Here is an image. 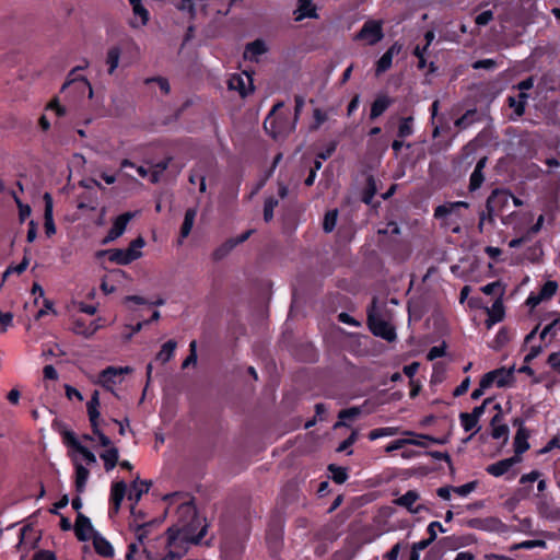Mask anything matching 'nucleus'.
<instances>
[{"label":"nucleus","instance_id":"obj_1","mask_svg":"<svg viewBox=\"0 0 560 560\" xmlns=\"http://www.w3.org/2000/svg\"><path fill=\"white\" fill-rule=\"evenodd\" d=\"M176 515V522L166 530L167 546L198 545L207 534L208 523L198 515L194 499L182 502Z\"/></svg>","mask_w":560,"mask_h":560},{"label":"nucleus","instance_id":"obj_52","mask_svg":"<svg viewBox=\"0 0 560 560\" xmlns=\"http://www.w3.org/2000/svg\"><path fill=\"white\" fill-rule=\"evenodd\" d=\"M14 201L19 208V219L24 222L31 215V207L23 203L16 195H13Z\"/></svg>","mask_w":560,"mask_h":560},{"label":"nucleus","instance_id":"obj_58","mask_svg":"<svg viewBox=\"0 0 560 560\" xmlns=\"http://www.w3.org/2000/svg\"><path fill=\"white\" fill-rule=\"evenodd\" d=\"M360 413H361V408L360 407H351V408H348V409L340 410L339 413H338V418L340 420L353 419V418L358 417Z\"/></svg>","mask_w":560,"mask_h":560},{"label":"nucleus","instance_id":"obj_21","mask_svg":"<svg viewBox=\"0 0 560 560\" xmlns=\"http://www.w3.org/2000/svg\"><path fill=\"white\" fill-rule=\"evenodd\" d=\"M295 21H302L305 18L316 19V8L313 5L312 0H298V8L294 11Z\"/></svg>","mask_w":560,"mask_h":560},{"label":"nucleus","instance_id":"obj_54","mask_svg":"<svg viewBox=\"0 0 560 560\" xmlns=\"http://www.w3.org/2000/svg\"><path fill=\"white\" fill-rule=\"evenodd\" d=\"M197 363V342L196 340H192L190 343H189V354L188 357L184 360L183 364H182V368L183 369H186L188 368L190 364H196Z\"/></svg>","mask_w":560,"mask_h":560},{"label":"nucleus","instance_id":"obj_51","mask_svg":"<svg viewBox=\"0 0 560 560\" xmlns=\"http://www.w3.org/2000/svg\"><path fill=\"white\" fill-rule=\"evenodd\" d=\"M459 419L465 431H470L478 424V420L468 412H462Z\"/></svg>","mask_w":560,"mask_h":560},{"label":"nucleus","instance_id":"obj_37","mask_svg":"<svg viewBox=\"0 0 560 560\" xmlns=\"http://www.w3.org/2000/svg\"><path fill=\"white\" fill-rule=\"evenodd\" d=\"M171 161H172V156H167L163 161H161V162H159V163L153 165V168H152L151 174H150V180L153 184H156V183L160 182L161 175L168 167Z\"/></svg>","mask_w":560,"mask_h":560},{"label":"nucleus","instance_id":"obj_9","mask_svg":"<svg viewBox=\"0 0 560 560\" xmlns=\"http://www.w3.org/2000/svg\"><path fill=\"white\" fill-rule=\"evenodd\" d=\"M107 255L108 259L112 262L118 264V265H128L132 262L133 260L140 258L142 256V253L140 250H132V249H120V248H113V249H105L100 250L96 253L97 257Z\"/></svg>","mask_w":560,"mask_h":560},{"label":"nucleus","instance_id":"obj_48","mask_svg":"<svg viewBox=\"0 0 560 560\" xmlns=\"http://www.w3.org/2000/svg\"><path fill=\"white\" fill-rule=\"evenodd\" d=\"M278 206V200L273 197H269L265 201L264 206V220L270 222L273 218V209Z\"/></svg>","mask_w":560,"mask_h":560},{"label":"nucleus","instance_id":"obj_27","mask_svg":"<svg viewBox=\"0 0 560 560\" xmlns=\"http://www.w3.org/2000/svg\"><path fill=\"white\" fill-rule=\"evenodd\" d=\"M98 328L100 325L96 322H91L89 327H86L85 323L79 318L74 319L72 323V331L84 337L94 335Z\"/></svg>","mask_w":560,"mask_h":560},{"label":"nucleus","instance_id":"obj_64","mask_svg":"<svg viewBox=\"0 0 560 560\" xmlns=\"http://www.w3.org/2000/svg\"><path fill=\"white\" fill-rule=\"evenodd\" d=\"M548 364L560 373V352H553L548 357Z\"/></svg>","mask_w":560,"mask_h":560},{"label":"nucleus","instance_id":"obj_25","mask_svg":"<svg viewBox=\"0 0 560 560\" xmlns=\"http://www.w3.org/2000/svg\"><path fill=\"white\" fill-rule=\"evenodd\" d=\"M127 491V485L125 481H117L112 486V502L114 504V513H118L121 501L124 500Z\"/></svg>","mask_w":560,"mask_h":560},{"label":"nucleus","instance_id":"obj_23","mask_svg":"<svg viewBox=\"0 0 560 560\" xmlns=\"http://www.w3.org/2000/svg\"><path fill=\"white\" fill-rule=\"evenodd\" d=\"M393 104V100L387 95H380L372 103L370 119H375L383 115V113Z\"/></svg>","mask_w":560,"mask_h":560},{"label":"nucleus","instance_id":"obj_29","mask_svg":"<svg viewBox=\"0 0 560 560\" xmlns=\"http://www.w3.org/2000/svg\"><path fill=\"white\" fill-rule=\"evenodd\" d=\"M197 215V208H189L185 212L184 222L180 228V237L186 238L194 226L195 218Z\"/></svg>","mask_w":560,"mask_h":560},{"label":"nucleus","instance_id":"obj_6","mask_svg":"<svg viewBox=\"0 0 560 560\" xmlns=\"http://www.w3.org/2000/svg\"><path fill=\"white\" fill-rule=\"evenodd\" d=\"M52 355L56 357V361L51 364H48L44 368V378L43 382L47 389L54 388L56 383L59 381L60 372L67 370L68 361L66 359H60V355H65L59 348L56 351H51Z\"/></svg>","mask_w":560,"mask_h":560},{"label":"nucleus","instance_id":"obj_15","mask_svg":"<svg viewBox=\"0 0 560 560\" xmlns=\"http://www.w3.org/2000/svg\"><path fill=\"white\" fill-rule=\"evenodd\" d=\"M230 90L238 91L241 96H246L249 91H253L252 78L245 73V78L242 74H234L229 79L228 82Z\"/></svg>","mask_w":560,"mask_h":560},{"label":"nucleus","instance_id":"obj_5","mask_svg":"<svg viewBox=\"0 0 560 560\" xmlns=\"http://www.w3.org/2000/svg\"><path fill=\"white\" fill-rule=\"evenodd\" d=\"M16 538V551L24 560L32 551H35L39 548L42 530L36 528L33 524L27 523L19 529Z\"/></svg>","mask_w":560,"mask_h":560},{"label":"nucleus","instance_id":"obj_2","mask_svg":"<svg viewBox=\"0 0 560 560\" xmlns=\"http://www.w3.org/2000/svg\"><path fill=\"white\" fill-rule=\"evenodd\" d=\"M512 194L505 189H494L487 199L486 211L480 214L478 229L482 231L483 222L487 219L490 223L494 221V217L503 214L504 209L509 206Z\"/></svg>","mask_w":560,"mask_h":560},{"label":"nucleus","instance_id":"obj_44","mask_svg":"<svg viewBox=\"0 0 560 560\" xmlns=\"http://www.w3.org/2000/svg\"><path fill=\"white\" fill-rule=\"evenodd\" d=\"M337 215H338L337 210H331V211L326 212V214L324 217V222H323V229L326 233H329L335 229L336 223H337Z\"/></svg>","mask_w":560,"mask_h":560},{"label":"nucleus","instance_id":"obj_60","mask_svg":"<svg viewBox=\"0 0 560 560\" xmlns=\"http://www.w3.org/2000/svg\"><path fill=\"white\" fill-rule=\"evenodd\" d=\"M481 291L488 295L495 294V293L499 294L501 291L504 292V288L502 287L500 281H495V282H492V283H489V284L482 287Z\"/></svg>","mask_w":560,"mask_h":560},{"label":"nucleus","instance_id":"obj_11","mask_svg":"<svg viewBox=\"0 0 560 560\" xmlns=\"http://www.w3.org/2000/svg\"><path fill=\"white\" fill-rule=\"evenodd\" d=\"M74 534L77 538L81 541H86L89 539H93L95 534H98L90 518L82 513H78L74 526H73Z\"/></svg>","mask_w":560,"mask_h":560},{"label":"nucleus","instance_id":"obj_56","mask_svg":"<svg viewBox=\"0 0 560 560\" xmlns=\"http://www.w3.org/2000/svg\"><path fill=\"white\" fill-rule=\"evenodd\" d=\"M445 350H446L445 342H442V345H440V346L432 347L427 354V359L429 361H433L438 358H441L445 354Z\"/></svg>","mask_w":560,"mask_h":560},{"label":"nucleus","instance_id":"obj_40","mask_svg":"<svg viewBox=\"0 0 560 560\" xmlns=\"http://www.w3.org/2000/svg\"><path fill=\"white\" fill-rule=\"evenodd\" d=\"M328 470L331 472L332 480L338 485L343 483L348 478L347 469L345 467L330 464L328 466Z\"/></svg>","mask_w":560,"mask_h":560},{"label":"nucleus","instance_id":"obj_31","mask_svg":"<svg viewBox=\"0 0 560 560\" xmlns=\"http://www.w3.org/2000/svg\"><path fill=\"white\" fill-rule=\"evenodd\" d=\"M176 347H177V342L175 340H173V339L168 340L167 342H165L162 346V348L158 352L155 359L158 361H160L162 364H165L173 357Z\"/></svg>","mask_w":560,"mask_h":560},{"label":"nucleus","instance_id":"obj_24","mask_svg":"<svg viewBox=\"0 0 560 560\" xmlns=\"http://www.w3.org/2000/svg\"><path fill=\"white\" fill-rule=\"evenodd\" d=\"M267 52L266 43L262 39H255L246 45L244 59L256 60L257 56Z\"/></svg>","mask_w":560,"mask_h":560},{"label":"nucleus","instance_id":"obj_57","mask_svg":"<svg viewBox=\"0 0 560 560\" xmlns=\"http://www.w3.org/2000/svg\"><path fill=\"white\" fill-rule=\"evenodd\" d=\"M491 435H492L493 439L504 438V443H505L508 441V439H509V428H508V425L506 424H499V425L492 427Z\"/></svg>","mask_w":560,"mask_h":560},{"label":"nucleus","instance_id":"obj_20","mask_svg":"<svg viewBox=\"0 0 560 560\" xmlns=\"http://www.w3.org/2000/svg\"><path fill=\"white\" fill-rule=\"evenodd\" d=\"M93 547L95 552L104 558L114 557V548L112 544L100 534H95L93 538Z\"/></svg>","mask_w":560,"mask_h":560},{"label":"nucleus","instance_id":"obj_62","mask_svg":"<svg viewBox=\"0 0 560 560\" xmlns=\"http://www.w3.org/2000/svg\"><path fill=\"white\" fill-rule=\"evenodd\" d=\"M132 11H133V14L135 15H139L141 18V24L142 25H145L149 21V12L148 10L143 7L142 3L138 4V5H135L132 8Z\"/></svg>","mask_w":560,"mask_h":560},{"label":"nucleus","instance_id":"obj_22","mask_svg":"<svg viewBox=\"0 0 560 560\" xmlns=\"http://www.w3.org/2000/svg\"><path fill=\"white\" fill-rule=\"evenodd\" d=\"M529 431L525 428H520L514 438V456H521L529 448L528 443Z\"/></svg>","mask_w":560,"mask_h":560},{"label":"nucleus","instance_id":"obj_33","mask_svg":"<svg viewBox=\"0 0 560 560\" xmlns=\"http://www.w3.org/2000/svg\"><path fill=\"white\" fill-rule=\"evenodd\" d=\"M44 200L46 202V208H45V226H46V231H47V234H54L55 233V225H54V221H52V198L49 194H45L44 195Z\"/></svg>","mask_w":560,"mask_h":560},{"label":"nucleus","instance_id":"obj_47","mask_svg":"<svg viewBox=\"0 0 560 560\" xmlns=\"http://www.w3.org/2000/svg\"><path fill=\"white\" fill-rule=\"evenodd\" d=\"M47 110L52 112L57 117H65L68 108L66 104H60L58 98L52 100L46 107Z\"/></svg>","mask_w":560,"mask_h":560},{"label":"nucleus","instance_id":"obj_38","mask_svg":"<svg viewBox=\"0 0 560 560\" xmlns=\"http://www.w3.org/2000/svg\"><path fill=\"white\" fill-rule=\"evenodd\" d=\"M72 90L80 93L88 91L89 98L93 97V89L90 82L83 77L72 78Z\"/></svg>","mask_w":560,"mask_h":560},{"label":"nucleus","instance_id":"obj_32","mask_svg":"<svg viewBox=\"0 0 560 560\" xmlns=\"http://www.w3.org/2000/svg\"><path fill=\"white\" fill-rule=\"evenodd\" d=\"M419 499V493L415 490H409L407 493L394 500V504L407 509L410 513L412 512L413 503Z\"/></svg>","mask_w":560,"mask_h":560},{"label":"nucleus","instance_id":"obj_53","mask_svg":"<svg viewBox=\"0 0 560 560\" xmlns=\"http://www.w3.org/2000/svg\"><path fill=\"white\" fill-rule=\"evenodd\" d=\"M43 303H44L43 307L36 314V319H39L43 316L49 315V314L55 315V316L57 315L54 303L50 300L44 298Z\"/></svg>","mask_w":560,"mask_h":560},{"label":"nucleus","instance_id":"obj_61","mask_svg":"<svg viewBox=\"0 0 560 560\" xmlns=\"http://www.w3.org/2000/svg\"><path fill=\"white\" fill-rule=\"evenodd\" d=\"M358 439V431L354 430L351 432V434L349 435L348 439H346L345 441H342L339 446L337 447V452H343L346 450H348Z\"/></svg>","mask_w":560,"mask_h":560},{"label":"nucleus","instance_id":"obj_59","mask_svg":"<svg viewBox=\"0 0 560 560\" xmlns=\"http://www.w3.org/2000/svg\"><path fill=\"white\" fill-rule=\"evenodd\" d=\"M493 20V12L491 10H487L478 14L475 19V23L477 25L483 26L490 23Z\"/></svg>","mask_w":560,"mask_h":560},{"label":"nucleus","instance_id":"obj_12","mask_svg":"<svg viewBox=\"0 0 560 560\" xmlns=\"http://www.w3.org/2000/svg\"><path fill=\"white\" fill-rule=\"evenodd\" d=\"M133 217H135L133 212H125V213L118 215L115 219L112 229L108 231L107 235L102 241V244L105 245V244H107L109 242L115 241L119 236H121L124 234L125 230H126V226H127L128 222Z\"/></svg>","mask_w":560,"mask_h":560},{"label":"nucleus","instance_id":"obj_3","mask_svg":"<svg viewBox=\"0 0 560 560\" xmlns=\"http://www.w3.org/2000/svg\"><path fill=\"white\" fill-rule=\"evenodd\" d=\"M284 106L283 102L273 105L271 112L264 121L265 130L273 138L288 136L295 129V120L289 121L288 117L277 115V112Z\"/></svg>","mask_w":560,"mask_h":560},{"label":"nucleus","instance_id":"obj_55","mask_svg":"<svg viewBox=\"0 0 560 560\" xmlns=\"http://www.w3.org/2000/svg\"><path fill=\"white\" fill-rule=\"evenodd\" d=\"M483 174L482 171L474 170L471 176H470V183H469V190L474 191L478 189L481 184L483 183Z\"/></svg>","mask_w":560,"mask_h":560},{"label":"nucleus","instance_id":"obj_14","mask_svg":"<svg viewBox=\"0 0 560 560\" xmlns=\"http://www.w3.org/2000/svg\"><path fill=\"white\" fill-rule=\"evenodd\" d=\"M70 503V499L68 494H63L59 500L51 504L48 512L54 516L60 517V527L62 530L67 532L70 529V523L67 516H65L61 511L66 509Z\"/></svg>","mask_w":560,"mask_h":560},{"label":"nucleus","instance_id":"obj_43","mask_svg":"<svg viewBox=\"0 0 560 560\" xmlns=\"http://www.w3.org/2000/svg\"><path fill=\"white\" fill-rule=\"evenodd\" d=\"M413 118L411 116L405 117L400 119V124L398 127V137L406 138L412 133V124Z\"/></svg>","mask_w":560,"mask_h":560},{"label":"nucleus","instance_id":"obj_19","mask_svg":"<svg viewBox=\"0 0 560 560\" xmlns=\"http://www.w3.org/2000/svg\"><path fill=\"white\" fill-rule=\"evenodd\" d=\"M467 525L470 528L481 529V530H497L501 526V522L494 517L487 518H471L467 522Z\"/></svg>","mask_w":560,"mask_h":560},{"label":"nucleus","instance_id":"obj_36","mask_svg":"<svg viewBox=\"0 0 560 560\" xmlns=\"http://www.w3.org/2000/svg\"><path fill=\"white\" fill-rule=\"evenodd\" d=\"M121 55V49L117 46H114L108 49L107 57H106V63L108 67V73L113 74L116 68L118 67L119 59Z\"/></svg>","mask_w":560,"mask_h":560},{"label":"nucleus","instance_id":"obj_63","mask_svg":"<svg viewBox=\"0 0 560 560\" xmlns=\"http://www.w3.org/2000/svg\"><path fill=\"white\" fill-rule=\"evenodd\" d=\"M33 560H57L56 555L50 550H37Z\"/></svg>","mask_w":560,"mask_h":560},{"label":"nucleus","instance_id":"obj_10","mask_svg":"<svg viewBox=\"0 0 560 560\" xmlns=\"http://www.w3.org/2000/svg\"><path fill=\"white\" fill-rule=\"evenodd\" d=\"M382 22L370 20L364 23L355 39L366 40L369 45H375L383 38Z\"/></svg>","mask_w":560,"mask_h":560},{"label":"nucleus","instance_id":"obj_4","mask_svg":"<svg viewBox=\"0 0 560 560\" xmlns=\"http://www.w3.org/2000/svg\"><path fill=\"white\" fill-rule=\"evenodd\" d=\"M368 326L374 336L381 337L389 342L396 339L395 327L392 326L376 307V298L368 310Z\"/></svg>","mask_w":560,"mask_h":560},{"label":"nucleus","instance_id":"obj_17","mask_svg":"<svg viewBox=\"0 0 560 560\" xmlns=\"http://www.w3.org/2000/svg\"><path fill=\"white\" fill-rule=\"evenodd\" d=\"M402 49V45L394 43L388 50L380 58L376 66V74L387 71L392 66V60L395 55H398Z\"/></svg>","mask_w":560,"mask_h":560},{"label":"nucleus","instance_id":"obj_7","mask_svg":"<svg viewBox=\"0 0 560 560\" xmlns=\"http://www.w3.org/2000/svg\"><path fill=\"white\" fill-rule=\"evenodd\" d=\"M514 365L510 369L500 368L486 373L481 377V387H490L492 384H497L498 387L511 386L514 381Z\"/></svg>","mask_w":560,"mask_h":560},{"label":"nucleus","instance_id":"obj_42","mask_svg":"<svg viewBox=\"0 0 560 560\" xmlns=\"http://www.w3.org/2000/svg\"><path fill=\"white\" fill-rule=\"evenodd\" d=\"M89 474V470L84 468L82 465H77L75 488L78 492L83 491Z\"/></svg>","mask_w":560,"mask_h":560},{"label":"nucleus","instance_id":"obj_26","mask_svg":"<svg viewBox=\"0 0 560 560\" xmlns=\"http://www.w3.org/2000/svg\"><path fill=\"white\" fill-rule=\"evenodd\" d=\"M100 393L98 390H94L91 399L89 400L86 408H88V415L90 422L92 424V428H96L98 424V418H100V399H98Z\"/></svg>","mask_w":560,"mask_h":560},{"label":"nucleus","instance_id":"obj_39","mask_svg":"<svg viewBox=\"0 0 560 560\" xmlns=\"http://www.w3.org/2000/svg\"><path fill=\"white\" fill-rule=\"evenodd\" d=\"M30 252H25L24 254V257L22 259V261L16 265V266H10L7 268V270L4 271L3 273V281L11 275V273H22L23 271L26 270V268L28 267L30 265Z\"/></svg>","mask_w":560,"mask_h":560},{"label":"nucleus","instance_id":"obj_8","mask_svg":"<svg viewBox=\"0 0 560 560\" xmlns=\"http://www.w3.org/2000/svg\"><path fill=\"white\" fill-rule=\"evenodd\" d=\"M253 233L254 230H248L237 237L228 238L224 243H222L212 252V260L215 262L223 260L237 245L247 241Z\"/></svg>","mask_w":560,"mask_h":560},{"label":"nucleus","instance_id":"obj_50","mask_svg":"<svg viewBox=\"0 0 560 560\" xmlns=\"http://www.w3.org/2000/svg\"><path fill=\"white\" fill-rule=\"evenodd\" d=\"M186 546L187 545H184V546H178L177 545V546L168 547L166 545V548L168 549V552L161 560H176V559H179L186 552V548H185Z\"/></svg>","mask_w":560,"mask_h":560},{"label":"nucleus","instance_id":"obj_45","mask_svg":"<svg viewBox=\"0 0 560 560\" xmlns=\"http://www.w3.org/2000/svg\"><path fill=\"white\" fill-rule=\"evenodd\" d=\"M398 432V429L397 428H381V429H375V430H372L370 433H369V439L371 441H374V440H377L382 436H392V435H395L397 434Z\"/></svg>","mask_w":560,"mask_h":560},{"label":"nucleus","instance_id":"obj_41","mask_svg":"<svg viewBox=\"0 0 560 560\" xmlns=\"http://www.w3.org/2000/svg\"><path fill=\"white\" fill-rule=\"evenodd\" d=\"M72 450L79 452L83 456V458L86 460L88 464L96 463L95 455L90 450L82 446L73 436H72Z\"/></svg>","mask_w":560,"mask_h":560},{"label":"nucleus","instance_id":"obj_49","mask_svg":"<svg viewBox=\"0 0 560 560\" xmlns=\"http://www.w3.org/2000/svg\"><path fill=\"white\" fill-rule=\"evenodd\" d=\"M186 546L187 545H184V546H178L177 545V546L168 547L166 545V548L168 549V552L161 560H176V559H179L186 552V548H185Z\"/></svg>","mask_w":560,"mask_h":560},{"label":"nucleus","instance_id":"obj_18","mask_svg":"<svg viewBox=\"0 0 560 560\" xmlns=\"http://www.w3.org/2000/svg\"><path fill=\"white\" fill-rule=\"evenodd\" d=\"M122 374V370H119L115 366H108L105 370H103L100 374V383L103 387H105L107 390L112 392L116 397L118 395L114 392L110 384L115 383V377Z\"/></svg>","mask_w":560,"mask_h":560},{"label":"nucleus","instance_id":"obj_30","mask_svg":"<svg viewBox=\"0 0 560 560\" xmlns=\"http://www.w3.org/2000/svg\"><path fill=\"white\" fill-rule=\"evenodd\" d=\"M459 207L468 208L469 205L466 201H456V202L438 206L434 210V217L436 219L444 218V217L451 214L452 212H454V210Z\"/></svg>","mask_w":560,"mask_h":560},{"label":"nucleus","instance_id":"obj_34","mask_svg":"<svg viewBox=\"0 0 560 560\" xmlns=\"http://www.w3.org/2000/svg\"><path fill=\"white\" fill-rule=\"evenodd\" d=\"M101 458L104 460L106 471L112 470L118 462V448L115 446L109 447L101 454Z\"/></svg>","mask_w":560,"mask_h":560},{"label":"nucleus","instance_id":"obj_16","mask_svg":"<svg viewBox=\"0 0 560 560\" xmlns=\"http://www.w3.org/2000/svg\"><path fill=\"white\" fill-rule=\"evenodd\" d=\"M521 460V456H512L510 458H505L492 465H489L487 467V471L494 477H500L504 475L506 471H509L512 466L520 463Z\"/></svg>","mask_w":560,"mask_h":560},{"label":"nucleus","instance_id":"obj_13","mask_svg":"<svg viewBox=\"0 0 560 560\" xmlns=\"http://www.w3.org/2000/svg\"><path fill=\"white\" fill-rule=\"evenodd\" d=\"M503 291H501L495 299L494 303L491 307H487L486 312L488 314V318L486 319V326L490 329L494 324L503 320L504 318V306L502 302Z\"/></svg>","mask_w":560,"mask_h":560},{"label":"nucleus","instance_id":"obj_35","mask_svg":"<svg viewBox=\"0 0 560 560\" xmlns=\"http://www.w3.org/2000/svg\"><path fill=\"white\" fill-rule=\"evenodd\" d=\"M376 192H377L376 180L373 177V175H369L366 177V186L362 192V201L366 205H370Z\"/></svg>","mask_w":560,"mask_h":560},{"label":"nucleus","instance_id":"obj_46","mask_svg":"<svg viewBox=\"0 0 560 560\" xmlns=\"http://www.w3.org/2000/svg\"><path fill=\"white\" fill-rule=\"evenodd\" d=\"M557 289L558 283L556 281L549 280L542 285L538 294L540 295V299L548 300L556 294Z\"/></svg>","mask_w":560,"mask_h":560},{"label":"nucleus","instance_id":"obj_28","mask_svg":"<svg viewBox=\"0 0 560 560\" xmlns=\"http://www.w3.org/2000/svg\"><path fill=\"white\" fill-rule=\"evenodd\" d=\"M433 527H438L440 529V532L444 533L445 529L443 528V526L441 525V523L439 522H432L429 527H428V532L430 534V537L428 539H423L419 542H416L412 545V549L415 550H424L425 548H428L436 538V532H433Z\"/></svg>","mask_w":560,"mask_h":560}]
</instances>
